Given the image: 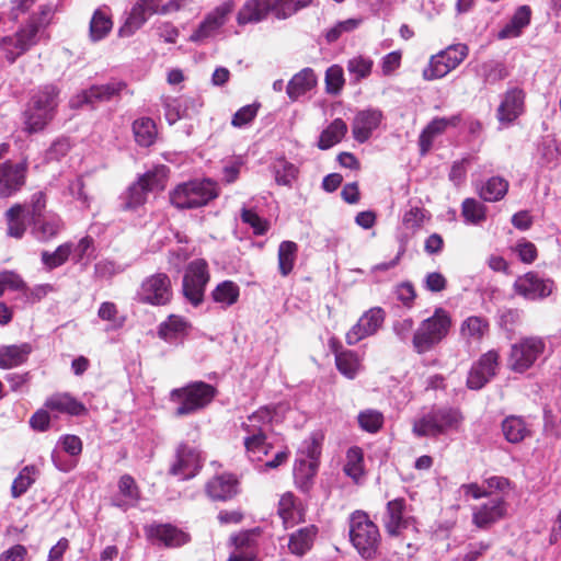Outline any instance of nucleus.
<instances>
[{"label": "nucleus", "mask_w": 561, "mask_h": 561, "mask_svg": "<svg viewBox=\"0 0 561 561\" xmlns=\"http://www.w3.org/2000/svg\"><path fill=\"white\" fill-rule=\"evenodd\" d=\"M241 219L244 224L249 225L254 234L262 236L268 229V224L266 220L262 219L255 211L248 208H242L241 210Z\"/></svg>", "instance_id": "64"}, {"label": "nucleus", "mask_w": 561, "mask_h": 561, "mask_svg": "<svg viewBox=\"0 0 561 561\" xmlns=\"http://www.w3.org/2000/svg\"><path fill=\"white\" fill-rule=\"evenodd\" d=\"M450 324L451 320L448 314L443 309L436 310L414 332L412 343L415 352L423 354L432 350L445 337Z\"/></svg>", "instance_id": "5"}, {"label": "nucleus", "mask_w": 561, "mask_h": 561, "mask_svg": "<svg viewBox=\"0 0 561 561\" xmlns=\"http://www.w3.org/2000/svg\"><path fill=\"white\" fill-rule=\"evenodd\" d=\"M45 407L51 411H56L58 413H67L70 415H82L87 412L83 403L76 400L69 393H56L49 397Z\"/></svg>", "instance_id": "32"}, {"label": "nucleus", "mask_w": 561, "mask_h": 561, "mask_svg": "<svg viewBox=\"0 0 561 561\" xmlns=\"http://www.w3.org/2000/svg\"><path fill=\"white\" fill-rule=\"evenodd\" d=\"M216 396V389L204 381H195L185 387L173 389L170 399L178 403L174 414L184 416L207 407Z\"/></svg>", "instance_id": "4"}, {"label": "nucleus", "mask_w": 561, "mask_h": 561, "mask_svg": "<svg viewBox=\"0 0 561 561\" xmlns=\"http://www.w3.org/2000/svg\"><path fill=\"white\" fill-rule=\"evenodd\" d=\"M209 278L208 264L204 259H196L186 266L182 282V293L194 307L203 302Z\"/></svg>", "instance_id": "8"}, {"label": "nucleus", "mask_w": 561, "mask_h": 561, "mask_svg": "<svg viewBox=\"0 0 561 561\" xmlns=\"http://www.w3.org/2000/svg\"><path fill=\"white\" fill-rule=\"evenodd\" d=\"M504 438L511 444H519L533 434L531 425L522 416L508 415L501 424Z\"/></svg>", "instance_id": "26"}, {"label": "nucleus", "mask_w": 561, "mask_h": 561, "mask_svg": "<svg viewBox=\"0 0 561 561\" xmlns=\"http://www.w3.org/2000/svg\"><path fill=\"white\" fill-rule=\"evenodd\" d=\"M164 167L145 173L138 182L129 186L126 196L124 208L137 209L147 202V195L154 190H162L164 187Z\"/></svg>", "instance_id": "9"}, {"label": "nucleus", "mask_w": 561, "mask_h": 561, "mask_svg": "<svg viewBox=\"0 0 561 561\" xmlns=\"http://www.w3.org/2000/svg\"><path fill=\"white\" fill-rule=\"evenodd\" d=\"M32 350L33 348L30 343L1 346L0 368L9 369L24 364L27 360L28 355L32 353Z\"/></svg>", "instance_id": "31"}, {"label": "nucleus", "mask_w": 561, "mask_h": 561, "mask_svg": "<svg viewBox=\"0 0 561 561\" xmlns=\"http://www.w3.org/2000/svg\"><path fill=\"white\" fill-rule=\"evenodd\" d=\"M176 208H194L188 182L178 185L170 195Z\"/></svg>", "instance_id": "63"}, {"label": "nucleus", "mask_w": 561, "mask_h": 561, "mask_svg": "<svg viewBox=\"0 0 561 561\" xmlns=\"http://www.w3.org/2000/svg\"><path fill=\"white\" fill-rule=\"evenodd\" d=\"M449 121L445 118H436L431 122L420 136L421 152L424 154L432 146L435 136L443 133L448 126Z\"/></svg>", "instance_id": "55"}, {"label": "nucleus", "mask_w": 561, "mask_h": 561, "mask_svg": "<svg viewBox=\"0 0 561 561\" xmlns=\"http://www.w3.org/2000/svg\"><path fill=\"white\" fill-rule=\"evenodd\" d=\"M59 90L53 84L38 89L23 112V130L27 134L42 131L55 117Z\"/></svg>", "instance_id": "2"}, {"label": "nucleus", "mask_w": 561, "mask_h": 561, "mask_svg": "<svg viewBox=\"0 0 561 561\" xmlns=\"http://www.w3.org/2000/svg\"><path fill=\"white\" fill-rule=\"evenodd\" d=\"M113 27L108 13L103 9L94 11L89 27V35L92 42H99L107 36Z\"/></svg>", "instance_id": "42"}, {"label": "nucleus", "mask_w": 561, "mask_h": 561, "mask_svg": "<svg viewBox=\"0 0 561 561\" xmlns=\"http://www.w3.org/2000/svg\"><path fill=\"white\" fill-rule=\"evenodd\" d=\"M488 322L480 317H469L461 325V334L472 341H480L488 332Z\"/></svg>", "instance_id": "54"}, {"label": "nucleus", "mask_w": 561, "mask_h": 561, "mask_svg": "<svg viewBox=\"0 0 561 561\" xmlns=\"http://www.w3.org/2000/svg\"><path fill=\"white\" fill-rule=\"evenodd\" d=\"M405 502L403 499H396L387 504L385 528L388 535L399 536L413 522L412 517L404 516Z\"/></svg>", "instance_id": "24"}, {"label": "nucleus", "mask_w": 561, "mask_h": 561, "mask_svg": "<svg viewBox=\"0 0 561 561\" xmlns=\"http://www.w3.org/2000/svg\"><path fill=\"white\" fill-rule=\"evenodd\" d=\"M364 455L359 447H352L346 454L344 472L354 481H358L364 474Z\"/></svg>", "instance_id": "51"}, {"label": "nucleus", "mask_w": 561, "mask_h": 561, "mask_svg": "<svg viewBox=\"0 0 561 561\" xmlns=\"http://www.w3.org/2000/svg\"><path fill=\"white\" fill-rule=\"evenodd\" d=\"M272 420V410L264 407L252 413L242 423V428L245 432L243 444L251 461H261L271 450L272 444L267 442V437L273 431Z\"/></svg>", "instance_id": "1"}, {"label": "nucleus", "mask_w": 561, "mask_h": 561, "mask_svg": "<svg viewBox=\"0 0 561 561\" xmlns=\"http://www.w3.org/2000/svg\"><path fill=\"white\" fill-rule=\"evenodd\" d=\"M347 131L346 123L341 119H334L320 135L318 147L322 150L330 149L339 144Z\"/></svg>", "instance_id": "44"}, {"label": "nucleus", "mask_w": 561, "mask_h": 561, "mask_svg": "<svg viewBox=\"0 0 561 561\" xmlns=\"http://www.w3.org/2000/svg\"><path fill=\"white\" fill-rule=\"evenodd\" d=\"M188 185L194 208L206 205L218 195L216 184L210 180L191 181Z\"/></svg>", "instance_id": "38"}, {"label": "nucleus", "mask_w": 561, "mask_h": 561, "mask_svg": "<svg viewBox=\"0 0 561 561\" xmlns=\"http://www.w3.org/2000/svg\"><path fill=\"white\" fill-rule=\"evenodd\" d=\"M313 0H276V19L286 20L310 5Z\"/></svg>", "instance_id": "59"}, {"label": "nucleus", "mask_w": 561, "mask_h": 561, "mask_svg": "<svg viewBox=\"0 0 561 561\" xmlns=\"http://www.w3.org/2000/svg\"><path fill=\"white\" fill-rule=\"evenodd\" d=\"M298 253V245L293 241H283L278 247V270L283 276L291 273Z\"/></svg>", "instance_id": "46"}, {"label": "nucleus", "mask_w": 561, "mask_h": 561, "mask_svg": "<svg viewBox=\"0 0 561 561\" xmlns=\"http://www.w3.org/2000/svg\"><path fill=\"white\" fill-rule=\"evenodd\" d=\"M147 538L167 548L181 547L190 541V535L171 524H150L145 527Z\"/></svg>", "instance_id": "19"}, {"label": "nucleus", "mask_w": 561, "mask_h": 561, "mask_svg": "<svg viewBox=\"0 0 561 561\" xmlns=\"http://www.w3.org/2000/svg\"><path fill=\"white\" fill-rule=\"evenodd\" d=\"M497 368V352H486L471 367L467 378V386L472 390H479L483 388L496 375Z\"/></svg>", "instance_id": "18"}, {"label": "nucleus", "mask_w": 561, "mask_h": 561, "mask_svg": "<svg viewBox=\"0 0 561 561\" xmlns=\"http://www.w3.org/2000/svg\"><path fill=\"white\" fill-rule=\"evenodd\" d=\"M165 1L167 0H138L131 8L124 25L119 28V36H131L151 15H168V12H163Z\"/></svg>", "instance_id": "12"}, {"label": "nucleus", "mask_w": 561, "mask_h": 561, "mask_svg": "<svg viewBox=\"0 0 561 561\" xmlns=\"http://www.w3.org/2000/svg\"><path fill=\"white\" fill-rule=\"evenodd\" d=\"M8 221V234L13 238H22L26 226L24 222V207L20 204L13 205L5 213Z\"/></svg>", "instance_id": "49"}, {"label": "nucleus", "mask_w": 561, "mask_h": 561, "mask_svg": "<svg viewBox=\"0 0 561 561\" xmlns=\"http://www.w3.org/2000/svg\"><path fill=\"white\" fill-rule=\"evenodd\" d=\"M71 253L72 244L62 243L54 252L44 251L42 262L47 268L53 270L66 263Z\"/></svg>", "instance_id": "56"}, {"label": "nucleus", "mask_w": 561, "mask_h": 561, "mask_svg": "<svg viewBox=\"0 0 561 561\" xmlns=\"http://www.w3.org/2000/svg\"><path fill=\"white\" fill-rule=\"evenodd\" d=\"M323 435L320 433H312L308 438H306L299 448L298 457H302L307 460H316L321 454Z\"/></svg>", "instance_id": "57"}, {"label": "nucleus", "mask_w": 561, "mask_h": 561, "mask_svg": "<svg viewBox=\"0 0 561 561\" xmlns=\"http://www.w3.org/2000/svg\"><path fill=\"white\" fill-rule=\"evenodd\" d=\"M451 50H454V45H449L446 50H442L431 58L428 67L423 70L425 80L443 78L456 67V59L448 56Z\"/></svg>", "instance_id": "28"}, {"label": "nucleus", "mask_w": 561, "mask_h": 561, "mask_svg": "<svg viewBox=\"0 0 561 561\" xmlns=\"http://www.w3.org/2000/svg\"><path fill=\"white\" fill-rule=\"evenodd\" d=\"M350 539L358 553L369 560L377 556L380 534L377 525L363 511L354 512L350 517Z\"/></svg>", "instance_id": "3"}, {"label": "nucleus", "mask_w": 561, "mask_h": 561, "mask_svg": "<svg viewBox=\"0 0 561 561\" xmlns=\"http://www.w3.org/2000/svg\"><path fill=\"white\" fill-rule=\"evenodd\" d=\"M385 319L386 312L382 308L373 307L368 309L346 333V343L355 345L362 340L375 335L382 327Z\"/></svg>", "instance_id": "15"}, {"label": "nucleus", "mask_w": 561, "mask_h": 561, "mask_svg": "<svg viewBox=\"0 0 561 561\" xmlns=\"http://www.w3.org/2000/svg\"><path fill=\"white\" fill-rule=\"evenodd\" d=\"M455 421L456 415L453 409H435L415 420L412 432L417 437L437 436L446 433Z\"/></svg>", "instance_id": "10"}, {"label": "nucleus", "mask_w": 561, "mask_h": 561, "mask_svg": "<svg viewBox=\"0 0 561 561\" xmlns=\"http://www.w3.org/2000/svg\"><path fill=\"white\" fill-rule=\"evenodd\" d=\"M334 354L337 370L346 378L354 379L362 367L358 355L350 350H334Z\"/></svg>", "instance_id": "40"}, {"label": "nucleus", "mask_w": 561, "mask_h": 561, "mask_svg": "<svg viewBox=\"0 0 561 561\" xmlns=\"http://www.w3.org/2000/svg\"><path fill=\"white\" fill-rule=\"evenodd\" d=\"M343 69L339 65H333L325 72V89L329 94H337L344 85Z\"/></svg>", "instance_id": "61"}, {"label": "nucleus", "mask_w": 561, "mask_h": 561, "mask_svg": "<svg viewBox=\"0 0 561 561\" xmlns=\"http://www.w3.org/2000/svg\"><path fill=\"white\" fill-rule=\"evenodd\" d=\"M317 535L316 526L300 528L289 536L288 549L293 554L304 556L312 547Z\"/></svg>", "instance_id": "36"}, {"label": "nucleus", "mask_w": 561, "mask_h": 561, "mask_svg": "<svg viewBox=\"0 0 561 561\" xmlns=\"http://www.w3.org/2000/svg\"><path fill=\"white\" fill-rule=\"evenodd\" d=\"M32 222L34 236L42 241H47L56 237L64 227L60 217L56 214H47Z\"/></svg>", "instance_id": "35"}, {"label": "nucleus", "mask_w": 561, "mask_h": 561, "mask_svg": "<svg viewBox=\"0 0 561 561\" xmlns=\"http://www.w3.org/2000/svg\"><path fill=\"white\" fill-rule=\"evenodd\" d=\"M514 293L526 300L538 301L549 297L554 290V282L536 272L518 276L513 284Z\"/></svg>", "instance_id": "11"}, {"label": "nucleus", "mask_w": 561, "mask_h": 561, "mask_svg": "<svg viewBox=\"0 0 561 561\" xmlns=\"http://www.w3.org/2000/svg\"><path fill=\"white\" fill-rule=\"evenodd\" d=\"M483 77L485 82L494 84L508 76L504 64L499 61H489L483 65Z\"/></svg>", "instance_id": "62"}, {"label": "nucleus", "mask_w": 561, "mask_h": 561, "mask_svg": "<svg viewBox=\"0 0 561 561\" xmlns=\"http://www.w3.org/2000/svg\"><path fill=\"white\" fill-rule=\"evenodd\" d=\"M37 476V470L34 466L24 467L18 477L13 480L11 486V495L14 499L20 497L24 494L30 486L35 482Z\"/></svg>", "instance_id": "50"}, {"label": "nucleus", "mask_w": 561, "mask_h": 561, "mask_svg": "<svg viewBox=\"0 0 561 561\" xmlns=\"http://www.w3.org/2000/svg\"><path fill=\"white\" fill-rule=\"evenodd\" d=\"M190 328V323L181 316L171 314L159 327V336L167 342H173L184 335Z\"/></svg>", "instance_id": "39"}, {"label": "nucleus", "mask_w": 561, "mask_h": 561, "mask_svg": "<svg viewBox=\"0 0 561 561\" xmlns=\"http://www.w3.org/2000/svg\"><path fill=\"white\" fill-rule=\"evenodd\" d=\"M274 174L278 185L291 186L297 179L298 169L285 159H279L274 164Z\"/></svg>", "instance_id": "53"}, {"label": "nucleus", "mask_w": 561, "mask_h": 561, "mask_svg": "<svg viewBox=\"0 0 561 561\" xmlns=\"http://www.w3.org/2000/svg\"><path fill=\"white\" fill-rule=\"evenodd\" d=\"M461 213L463 219L470 225H481L486 219V207L474 198H467L462 202Z\"/></svg>", "instance_id": "48"}, {"label": "nucleus", "mask_w": 561, "mask_h": 561, "mask_svg": "<svg viewBox=\"0 0 561 561\" xmlns=\"http://www.w3.org/2000/svg\"><path fill=\"white\" fill-rule=\"evenodd\" d=\"M382 118V112L378 108H367L358 112L352 123L354 139L360 144L367 141L379 127Z\"/></svg>", "instance_id": "20"}, {"label": "nucleus", "mask_w": 561, "mask_h": 561, "mask_svg": "<svg viewBox=\"0 0 561 561\" xmlns=\"http://www.w3.org/2000/svg\"><path fill=\"white\" fill-rule=\"evenodd\" d=\"M173 299V285L170 276L162 272L146 276L136 291V300L140 304L162 307Z\"/></svg>", "instance_id": "6"}, {"label": "nucleus", "mask_w": 561, "mask_h": 561, "mask_svg": "<svg viewBox=\"0 0 561 561\" xmlns=\"http://www.w3.org/2000/svg\"><path fill=\"white\" fill-rule=\"evenodd\" d=\"M268 12L276 16V0H248L237 14L239 25L256 23L266 18Z\"/></svg>", "instance_id": "23"}, {"label": "nucleus", "mask_w": 561, "mask_h": 561, "mask_svg": "<svg viewBox=\"0 0 561 561\" xmlns=\"http://www.w3.org/2000/svg\"><path fill=\"white\" fill-rule=\"evenodd\" d=\"M531 9L528 5L517 8L512 19L499 32V38H514L520 35L524 27L530 23Z\"/></svg>", "instance_id": "34"}, {"label": "nucleus", "mask_w": 561, "mask_h": 561, "mask_svg": "<svg viewBox=\"0 0 561 561\" xmlns=\"http://www.w3.org/2000/svg\"><path fill=\"white\" fill-rule=\"evenodd\" d=\"M140 499V492L134 478L124 474L118 481V493L113 497V505L127 510L136 506Z\"/></svg>", "instance_id": "27"}, {"label": "nucleus", "mask_w": 561, "mask_h": 561, "mask_svg": "<svg viewBox=\"0 0 561 561\" xmlns=\"http://www.w3.org/2000/svg\"><path fill=\"white\" fill-rule=\"evenodd\" d=\"M546 350L541 337H524L512 344L507 358V367L514 373L524 374L530 369Z\"/></svg>", "instance_id": "7"}, {"label": "nucleus", "mask_w": 561, "mask_h": 561, "mask_svg": "<svg viewBox=\"0 0 561 561\" xmlns=\"http://www.w3.org/2000/svg\"><path fill=\"white\" fill-rule=\"evenodd\" d=\"M508 182L501 176H492L479 188L481 198L485 202L501 201L507 193Z\"/></svg>", "instance_id": "45"}, {"label": "nucleus", "mask_w": 561, "mask_h": 561, "mask_svg": "<svg viewBox=\"0 0 561 561\" xmlns=\"http://www.w3.org/2000/svg\"><path fill=\"white\" fill-rule=\"evenodd\" d=\"M135 140L139 146L149 147L157 138L154 122L149 117H141L133 123Z\"/></svg>", "instance_id": "43"}, {"label": "nucleus", "mask_w": 561, "mask_h": 561, "mask_svg": "<svg viewBox=\"0 0 561 561\" xmlns=\"http://www.w3.org/2000/svg\"><path fill=\"white\" fill-rule=\"evenodd\" d=\"M358 423L364 431L376 433L383 424V415L377 410L368 409L358 414Z\"/></svg>", "instance_id": "60"}, {"label": "nucleus", "mask_w": 561, "mask_h": 561, "mask_svg": "<svg viewBox=\"0 0 561 561\" xmlns=\"http://www.w3.org/2000/svg\"><path fill=\"white\" fill-rule=\"evenodd\" d=\"M510 250L524 264L534 263L538 256L536 245L525 238L517 240L513 245L510 247Z\"/></svg>", "instance_id": "58"}, {"label": "nucleus", "mask_w": 561, "mask_h": 561, "mask_svg": "<svg viewBox=\"0 0 561 561\" xmlns=\"http://www.w3.org/2000/svg\"><path fill=\"white\" fill-rule=\"evenodd\" d=\"M191 101L188 99L183 98H164L163 106H164V116L167 122L170 125L175 124L181 118L186 117L188 104Z\"/></svg>", "instance_id": "47"}, {"label": "nucleus", "mask_w": 561, "mask_h": 561, "mask_svg": "<svg viewBox=\"0 0 561 561\" xmlns=\"http://www.w3.org/2000/svg\"><path fill=\"white\" fill-rule=\"evenodd\" d=\"M240 296L239 286L232 280H224L219 283L211 291V298L216 304L222 308H228L234 305Z\"/></svg>", "instance_id": "41"}, {"label": "nucleus", "mask_w": 561, "mask_h": 561, "mask_svg": "<svg viewBox=\"0 0 561 561\" xmlns=\"http://www.w3.org/2000/svg\"><path fill=\"white\" fill-rule=\"evenodd\" d=\"M201 468L199 453L191 446L180 445L176 460L170 469V473L182 480L193 478Z\"/></svg>", "instance_id": "21"}, {"label": "nucleus", "mask_w": 561, "mask_h": 561, "mask_svg": "<svg viewBox=\"0 0 561 561\" xmlns=\"http://www.w3.org/2000/svg\"><path fill=\"white\" fill-rule=\"evenodd\" d=\"M317 470L318 462L316 460H307L302 457H298L294 467L296 485L302 491H308Z\"/></svg>", "instance_id": "37"}, {"label": "nucleus", "mask_w": 561, "mask_h": 561, "mask_svg": "<svg viewBox=\"0 0 561 561\" xmlns=\"http://www.w3.org/2000/svg\"><path fill=\"white\" fill-rule=\"evenodd\" d=\"M27 172L26 162L0 160V197H10L25 184Z\"/></svg>", "instance_id": "16"}, {"label": "nucleus", "mask_w": 561, "mask_h": 561, "mask_svg": "<svg viewBox=\"0 0 561 561\" xmlns=\"http://www.w3.org/2000/svg\"><path fill=\"white\" fill-rule=\"evenodd\" d=\"M316 85L317 76L314 71L311 68H304L290 79L286 92L291 101H297Z\"/></svg>", "instance_id": "29"}, {"label": "nucleus", "mask_w": 561, "mask_h": 561, "mask_svg": "<svg viewBox=\"0 0 561 561\" xmlns=\"http://www.w3.org/2000/svg\"><path fill=\"white\" fill-rule=\"evenodd\" d=\"M373 66L374 61L371 58L358 55L347 61L346 68L355 81L358 82L371 73Z\"/></svg>", "instance_id": "52"}, {"label": "nucleus", "mask_w": 561, "mask_h": 561, "mask_svg": "<svg viewBox=\"0 0 561 561\" xmlns=\"http://www.w3.org/2000/svg\"><path fill=\"white\" fill-rule=\"evenodd\" d=\"M505 512V502L499 496L492 497L473 512V523L480 528L488 527L501 519Z\"/></svg>", "instance_id": "25"}, {"label": "nucleus", "mask_w": 561, "mask_h": 561, "mask_svg": "<svg viewBox=\"0 0 561 561\" xmlns=\"http://www.w3.org/2000/svg\"><path fill=\"white\" fill-rule=\"evenodd\" d=\"M33 21H35L33 19ZM37 42V26L27 24L20 28L14 35L0 38V49L10 62H14L18 57L23 55Z\"/></svg>", "instance_id": "14"}, {"label": "nucleus", "mask_w": 561, "mask_h": 561, "mask_svg": "<svg viewBox=\"0 0 561 561\" xmlns=\"http://www.w3.org/2000/svg\"><path fill=\"white\" fill-rule=\"evenodd\" d=\"M206 492L213 500H229L237 494V480L231 474L215 477L207 483Z\"/></svg>", "instance_id": "30"}, {"label": "nucleus", "mask_w": 561, "mask_h": 561, "mask_svg": "<svg viewBox=\"0 0 561 561\" xmlns=\"http://www.w3.org/2000/svg\"><path fill=\"white\" fill-rule=\"evenodd\" d=\"M127 85L123 81H111L101 85H93L82 91L70 100L71 107H80L84 104H94L95 102H107L126 90Z\"/></svg>", "instance_id": "17"}, {"label": "nucleus", "mask_w": 561, "mask_h": 561, "mask_svg": "<svg viewBox=\"0 0 561 561\" xmlns=\"http://www.w3.org/2000/svg\"><path fill=\"white\" fill-rule=\"evenodd\" d=\"M234 8L236 3L233 0L225 1L214 8L205 15L198 27L192 33L190 41L197 43L215 36L226 24Z\"/></svg>", "instance_id": "13"}, {"label": "nucleus", "mask_w": 561, "mask_h": 561, "mask_svg": "<svg viewBox=\"0 0 561 561\" xmlns=\"http://www.w3.org/2000/svg\"><path fill=\"white\" fill-rule=\"evenodd\" d=\"M278 515L286 528L293 527L304 519L302 510L293 493H284L278 502Z\"/></svg>", "instance_id": "33"}, {"label": "nucleus", "mask_w": 561, "mask_h": 561, "mask_svg": "<svg viewBox=\"0 0 561 561\" xmlns=\"http://www.w3.org/2000/svg\"><path fill=\"white\" fill-rule=\"evenodd\" d=\"M525 92L517 88L508 89L499 107L497 119L502 124H510L524 112Z\"/></svg>", "instance_id": "22"}]
</instances>
